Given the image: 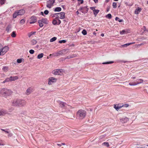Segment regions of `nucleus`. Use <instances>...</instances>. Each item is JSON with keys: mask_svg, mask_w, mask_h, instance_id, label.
<instances>
[{"mask_svg": "<svg viewBox=\"0 0 148 148\" xmlns=\"http://www.w3.org/2000/svg\"><path fill=\"white\" fill-rule=\"evenodd\" d=\"M110 0H106L105 1L107 3Z\"/></svg>", "mask_w": 148, "mask_h": 148, "instance_id": "obj_64", "label": "nucleus"}, {"mask_svg": "<svg viewBox=\"0 0 148 148\" xmlns=\"http://www.w3.org/2000/svg\"><path fill=\"white\" fill-rule=\"evenodd\" d=\"M129 84L130 86H135V85H137L136 84V82H134V83L130 82V83H129Z\"/></svg>", "mask_w": 148, "mask_h": 148, "instance_id": "obj_38", "label": "nucleus"}, {"mask_svg": "<svg viewBox=\"0 0 148 148\" xmlns=\"http://www.w3.org/2000/svg\"><path fill=\"white\" fill-rule=\"evenodd\" d=\"M53 16L56 17L57 19H63L65 17V13L64 12L56 13L53 14Z\"/></svg>", "mask_w": 148, "mask_h": 148, "instance_id": "obj_6", "label": "nucleus"}, {"mask_svg": "<svg viewBox=\"0 0 148 148\" xmlns=\"http://www.w3.org/2000/svg\"><path fill=\"white\" fill-rule=\"evenodd\" d=\"M36 21V18L35 16H32L31 18L30 21L29 22L30 24H33Z\"/></svg>", "mask_w": 148, "mask_h": 148, "instance_id": "obj_12", "label": "nucleus"}, {"mask_svg": "<svg viewBox=\"0 0 148 148\" xmlns=\"http://www.w3.org/2000/svg\"><path fill=\"white\" fill-rule=\"evenodd\" d=\"M114 63L113 61H109V62H104L102 63V64H111Z\"/></svg>", "mask_w": 148, "mask_h": 148, "instance_id": "obj_30", "label": "nucleus"}, {"mask_svg": "<svg viewBox=\"0 0 148 148\" xmlns=\"http://www.w3.org/2000/svg\"><path fill=\"white\" fill-rule=\"evenodd\" d=\"M12 93V91L10 89L6 88H3L0 90V96L7 97L11 95Z\"/></svg>", "mask_w": 148, "mask_h": 148, "instance_id": "obj_2", "label": "nucleus"}, {"mask_svg": "<svg viewBox=\"0 0 148 148\" xmlns=\"http://www.w3.org/2000/svg\"><path fill=\"white\" fill-rule=\"evenodd\" d=\"M9 48L8 46L3 47L2 46V47L0 49V55L3 56L9 50Z\"/></svg>", "mask_w": 148, "mask_h": 148, "instance_id": "obj_5", "label": "nucleus"}, {"mask_svg": "<svg viewBox=\"0 0 148 148\" xmlns=\"http://www.w3.org/2000/svg\"><path fill=\"white\" fill-rule=\"evenodd\" d=\"M99 12V10H93V13L95 16H96L97 14Z\"/></svg>", "mask_w": 148, "mask_h": 148, "instance_id": "obj_26", "label": "nucleus"}, {"mask_svg": "<svg viewBox=\"0 0 148 148\" xmlns=\"http://www.w3.org/2000/svg\"><path fill=\"white\" fill-rule=\"evenodd\" d=\"M114 108L117 110L118 111L119 109V105H117L116 106V105H114Z\"/></svg>", "mask_w": 148, "mask_h": 148, "instance_id": "obj_33", "label": "nucleus"}, {"mask_svg": "<svg viewBox=\"0 0 148 148\" xmlns=\"http://www.w3.org/2000/svg\"><path fill=\"white\" fill-rule=\"evenodd\" d=\"M38 23L39 24V25L40 27H42L43 26V23L42 22V20L38 21Z\"/></svg>", "mask_w": 148, "mask_h": 148, "instance_id": "obj_23", "label": "nucleus"}, {"mask_svg": "<svg viewBox=\"0 0 148 148\" xmlns=\"http://www.w3.org/2000/svg\"><path fill=\"white\" fill-rule=\"evenodd\" d=\"M64 71L62 69H55L52 71V73L55 75H62Z\"/></svg>", "mask_w": 148, "mask_h": 148, "instance_id": "obj_7", "label": "nucleus"}, {"mask_svg": "<svg viewBox=\"0 0 148 148\" xmlns=\"http://www.w3.org/2000/svg\"><path fill=\"white\" fill-rule=\"evenodd\" d=\"M22 59H18L17 60V62L18 63H20L22 62Z\"/></svg>", "mask_w": 148, "mask_h": 148, "instance_id": "obj_46", "label": "nucleus"}, {"mask_svg": "<svg viewBox=\"0 0 148 148\" xmlns=\"http://www.w3.org/2000/svg\"><path fill=\"white\" fill-rule=\"evenodd\" d=\"M56 0H49L47 2V7L49 8H51L53 5V4L55 2Z\"/></svg>", "mask_w": 148, "mask_h": 148, "instance_id": "obj_8", "label": "nucleus"}, {"mask_svg": "<svg viewBox=\"0 0 148 148\" xmlns=\"http://www.w3.org/2000/svg\"><path fill=\"white\" fill-rule=\"evenodd\" d=\"M3 70L5 72H7L8 71V67L6 66H4L2 68Z\"/></svg>", "mask_w": 148, "mask_h": 148, "instance_id": "obj_28", "label": "nucleus"}, {"mask_svg": "<svg viewBox=\"0 0 148 148\" xmlns=\"http://www.w3.org/2000/svg\"><path fill=\"white\" fill-rule=\"evenodd\" d=\"M49 11L47 10H45L44 12V13L45 15H47L49 13Z\"/></svg>", "mask_w": 148, "mask_h": 148, "instance_id": "obj_50", "label": "nucleus"}, {"mask_svg": "<svg viewBox=\"0 0 148 148\" xmlns=\"http://www.w3.org/2000/svg\"><path fill=\"white\" fill-rule=\"evenodd\" d=\"M76 56L75 55H72L70 56H68L67 57V58L68 59H69L71 58H73Z\"/></svg>", "mask_w": 148, "mask_h": 148, "instance_id": "obj_35", "label": "nucleus"}, {"mask_svg": "<svg viewBox=\"0 0 148 148\" xmlns=\"http://www.w3.org/2000/svg\"><path fill=\"white\" fill-rule=\"evenodd\" d=\"M90 9L92 10L93 11V10H95V7H90Z\"/></svg>", "mask_w": 148, "mask_h": 148, "instance_id": "obj_52", "label": "nucleus"}, {"mask_svg": "<svg viewBox=\"0 0 148 148\" xmlns=\"http://www.w3.org/2000/svg\"><path fill=\"white\" fill-rule=\"evenodd\" d=\"M16 36V32L15 31H13L11 34V36L13 38H15Z\"/></svg>", "mask_w": 148, "mask_h": 148, "instance_id": "obj_31", "label": "nucleus"}, {"mask_svg": "<svg viewBox=\"0 0 148 148\" xmlns=\"http://www.w3.org/2000/svg\"><path fill=\"white\" fill-rule=\"evenodd\" d=\"M144 44V43H141L140 44H138V45H139V46H141V45H143Z\"/></svg>", "mask_w": 148, "mask_h": 148, "instance_id": "obj_61", "label": "nucleus"}, {"mask_svg": "<svg viewBox=\"0 0 148 148\" xmlns=\"http://www.w3.org/2000/svg\"><path fill=\"white\" fill-rule=\"evenodd\" d=\"M1 130L2 131H4L6 133H9V132L7 131V130H8V129H6L5 130L3 129H1Z\"/></svg>", "mask_w": 148, "mask_h": 148, "instance_id": "obj_47", "label": "nucleus"}, {"mask_svg": "<svg viewBox=\"0 0 148 148\" xmlns=\"http://www.w3.org/2000/svg\"><path fill=\"white\" fill-rule=\"evenodd\" d=\"M61 54V51H60L57 52H55L52 54V56H57Z\"/></svg>", "mask_w": 148, "mask_h": 148, "instance_id": "obj_16", "label": "nucleus"}, {"mask_svg": "<svg viewBox=\"0 0 148 148\" xmlns=\"http://www.w3.org/2000/svg\"><path fill=\"white\" fill-rule=\"evenodd\" d=\"M142 10V9L139 7H138L136 9L134 13L136 14H138L139 12H140Z\"/></svg>", "mask_w": 148, "mask_h": 148, "instance_id": "obj_15", "label": "nucleus"}, {"mask_svg": "<svg viewBox=\"0 0 148 148\" xmlns=\"http://www.w3.org/2000/svg\"><path fill=\"white\" fill-rule=\"evenodd\" d=\"M143 79H137L136 80L135 82L137 85L139 84L143 83Z\"/></svg>", "mask_w": 148, "mask_h": 148, "instance_id": "obj_17", "label": "nucleus"}, {"mask_svg": "<svg viewBox=\"0 0 148 148\" xmlns=\"http://www.w3.org/2000/svg\"><path fill=\"white\" fill-rule=\"evenodd\" d=\"M80 1V3L81 4H82L83 3L84 1L83 0H79Z\"/></svg>", "mask_w": 148, "mask_h": 148, "instance_id": "obj_55", "label": "nucleus"}, {"mask_svg": "<svg viewBox=\"0 0 148 148\" xmlns=\"http://www.w3.org/2000/svg\"><path fill=\"white\" fill-rule=\"evenodd\" d=\"M106 17L109 19H111L112 17V16L110 14H108L106 15L105 16Z\"/></svg>", "mask_w": 148, "mask_h": 148, "instance_id": "obj_27", "label": "nucleus"}, {"mask_svg": "<svg viewBox=\"0 0 148 148\" xmlns=\"http://www.w3.org/2000/svg\"><path fill=\"white\" fill-rule=\"evenodd\" d=\"M26 104V101L24 100L20 99H16L12 102V105L14 106L23 107Z\"/></svg>", "mask_w": 148, "mask_h": 148, "instance_id": "obj_1", "label": "nucleus"}, {"mask_svg": "<svg viewBox=\"0 0 148 148\" xmlns=\"http://www.w3.org/2000/svg\"><path fill=\"white\" fill-rule=\"evenodd\" d=\"M52 23L54 25H58L57 21L56 19H54L52 21Z\"/></svg>", "mask_w": 148, "mask_h": 148, "instance_id": "obj_32", "label": "nucleus"}, {"mask_svg": "<svg viewBox=\"0 0 148 148\" xmlns=\"http://www.w3.org/2000/svg\"><path fill=\"white\" fill-rule=\"evenodd\" d=\"M109 10H110V8H107V12H108L109 11Z\"/></svg>", "mask_w": 148, "mask_h": 148, "instance_id": "obj_60", "label": "nucleus"}, {"mask_svg": "<svg viewBox=\"0 0 148 148\" xmlns=\"http://www.w3.org/2000/svg\"><path fill=\"white\" fill-rule=\"evenodd\" d=\"M129 119L126 117L120 119V122L122 123H126L127 121H129Z\"/></svg>", "mask_w": 148, "mask_h": 148, "instance_id": "obj_11", "label": "nucleus"}, {"mask_svg": "<svg viewBox=\"0 0 148 148\" xmlns=\"http://www.w3.org/2000/svg\"><path fill=\"white\" fill-rule=\"evenodd\" d=\"M57 79L54 77H50L48 79V84L51 85L56 82Z\"/></svg>", "mask_w": 148, "mask_h": 148, "instance_id": "obj_10", "label": "nucleus"}, {"mask_svg": "<svg viewBox=\"0 0 148 148\" xmlns=\"http://www.w3.org/2000/svg\"><path fill=\"white\" fill-rule=\"evenodd\" d=\"M44 56V54L43 53H41L40 54H38L37 56V58L38 59H40L42 58Z\"/></svg>", "mask_w": 148, "mask_h": 148, "instance_id": "obj_25", "label": "nucleus"}, {"mask_svg": "<svg viewBox=\"0 0 148 148\" xmlns=\"http://www.w3.org/2000/svg\"><path fill=\"white\" fill-rule=\"evenodd\" d=\"M25 13V10L24 9H21L15 11L13 15V18H16L18 16L22 15Z\"/></svg>", "mask_w": 148, "mask_h": 148, "instance_id": "obj_4", "label": "nucleus"}, {"mask_svg": "<svg viewBox=\"0 0 148 148\" xmlns=\"http://www.w3.org/2000/svg\"><path fill=\"white\" fill-rule=\"evenodd\" d=\"M34 51L33 49H31L29 51V53L30 54H32L34 53Z\"/></svg>", "mask_w": 148, "mask_h": 148, "instance_id": "obj_42", "label": "nucleus"}, {"mask_svg": "<svg viewBox=\"0 0 148 148\" xmlns=\"http://www.w3.org/2000/svg\"><path fill=\"white\" fill-rule=\"evenodd\" d=\"M86 114V112L83 110H79L77 113V117L79 119H82L85 118Z\"/></svg>", "mask_w": 148, "mask_h": 148, "instance_id": "obj_3", "label": "nucleus"}, {"mask_svg": "<svg viewBox=\"0 0 148 148\" xmlns=\"http://www.w3.org/2000/svg\"><path fill=\"white\" fill-rule=\"evenodd\" d=\"M25 22V20L24 19H22L20 21V23L22 24H23Z\"/></svg>", "mask_w": 148, "mask_h": 148, "instance_id": "obj_43", "label": "nucleus"}, {"mask_svg": "<svg viewBox=\"0 0 148 148\" xmlns=\"http://www.w3.org/2000/svg\"><path fill=\"white\" fill-rule=\"evenodd\" d=\"M127 33V31L125 30H123L120 32L121 34H124Z\"/></svg>", "mask_w": 148, "mask_h": 148, "instance_id": "obj_36", "label": "nucleus"}, {"mask_svg": "<svg viewBox=\"0 0 148 148\" xmlns=\"http://www.w3.org/2000/svg\"><path fill=\"white\" fill-rule=\"evenodd\" d=\"M82 33L85 35L87 34V32L85 29H83L82 32Z\"/></svg>", "mask_w": 148, "mask_h": 148, "instance_id": "obj_39", "label": "nucleus"}, {"mask_svg": "<svg viewBox=\"0 0 148 148\" xmlns=\"http://www.w3.org/2000/svg\"><path fill=\"white\" fill-rule=\"evenodd\" d=\"M115 20L116 21H118L119 22H121L123 21V19H120L118 17H116Z\"/></svg>", "mask_w": 148, "mask_h": 148, "instance_id": "obj_29", "label": "nucleus"}, {"mask_svg": "<svg viewBox=\"0 0 148 148\" xmlns=\"http://www.w3.org/2000/svg\"><path fill=\"white\" fill-rule=\"evenodd\" d=\"M57 39V38L55 37H54L53 38H51L50 40V42H53L55 41Z\"/></svg>", "mask_w": 148, "mask_h": 148, "instance_id": "obj_34", "label": "nucleus"}, {"mask_svg": "<svg viewBox=\"0 0 148 148\" xmlns=\"http://www.w3.org/2000/svg\"><path fill=\"white\" fill-rule=\"evenodd\" d=\"M123 107V105H122V106H119V108H121Z\"/></svg>", "mask_w": 148, "mask_h": 148, "instance_id": "obj_62", "label": "nucleus"}, {"mask_svg": "<svg viewBox=\"0 0 148 148\" xmlns=\"http://www.w3.org/2000/svg\"><path fill=\"white\" fill-rule=\"evenodd\" d=\"M8 137H10L12 136L13 134L9 132V133H8Z\"/></svg>", "mask_w": 148, "mask_h": 148, "instance_id": "obj_49", "label": "nucleus"}, {"mask_svg": "<svg viewBox=\"0 0 148 148\" xmlns=\"http://www.w3.org/2000/svg\"><path fill=\"white\" fill-rule=\"evenodd\" d=\"M11 81H14L18 79V77L17 76H15L14 77L11 76L10 77Z\"/></svg>", "mask_w": 148, "mask_h": 148, "instance_id": "obj_18", "label": "nucleus"}, {"mask_svg": "<svg viewBox=\"0 0 148 148\" xmlns=\"http://www.w3.org/2000/svg\"><path fill=\"white\" fill-rule=\"evenodd\" d=\"M129 43L130 45L131 44H132L135 43V42H130V43Z\"/></svg>", "mask_w": 148, "mask_h": 148, "instance_id": "obj_58", "label": "nucleus"}, {"mask_svg": "<svg viewBox=\"0 0 148 148\" xmlns=\"http://www.w3.org/2000/svg\"><path fill=\"white\" fill-rule=\"evenodd\" d=\"M121 62H123V63H125L126 62H128V61H124V60H122L121 61Z\"/></svg>", "mask_w": 148, "mask_h": 148, "instance_id": "obj_56", "label": "nucleus"}, {"mask_svg": "<svg viewBox=\"0 0 148 148\" xmlns=\"http://www.w3.org/2000/svg\"><path fill=\"white\" fill-rule=\"evenodd\" d=\"M116 2H113L112 3V6L114 8H116Z\"/></svg>", "mask_w": 148, "mask_h": 148, "instance_id": "obj_37", "label": "nucleus"}, {"mask_svg": "<svg viewBox=\"0 0 148 148\" xmlns=\"http://www.w3.org/2000/svg\"><path fill=\"white\" fill-rule=\"evenodd\" d=\"M32 92V88L31 87L28 88L26 90L25 94L27 95H29Z\"/></svg>", "mask_w": 148, "mask_h": 148, "instance_id": "obj_13", "label": "nucleus"}, {"mask_svg": "<svg viewBox=\"0 0 148 148\" xmlns=\"http://www.w3.org/2000/svg\"><path fill=\"white\" fill-rule=\"evenodd\" d=\"M5 1V0H0V3L2 5L3 4Z\"/></svg>", "mask_w": 148, "mask_h": 148, "instance_id": "obj_40", "label": "nucleus"}, {"mask_svg": "<svg viewBox=\"0 0 148 148\" xmlns=\"http://www.w3.org/2000/svg\"><path fill=\"white\" fill-rule=\"evenodd\" d=\"M66 42V41L65 40H60L59 41V42L60 43H64Z\"/></svg>", "mask_w": 148, "mask_h": 148, "instance_id": "obj_41", "label": "nucleus"}, {"mask_svg": "<svg viewBox=\"0 0 148 148\" xmlns=\"http://www.w3.org/2000/svg\"><path fill=\"white\" fill-rule=\"evenodd\" d=\"M40 14H41L42 15V16H43V15H44V13H43V12H40Z\"/></svg>", "mask_w": 148, "mask_h": 148, "instance_id": "obj_63", "label": "nucleus"}, {"mask_svg": "<svg viewBox=\"0 0 148 148\" xmlns=\"http://www.w3.org/2000/svg\"><path fill=\"white\" fill-rule=\"evenodd\" d=\"M9 30V27L8 26L6 28V31L8 32Z\"/></svg>", "mask_w": 148, "mask_h": 148, "instance_id": "obj_54", "label": "nucleus"}, {"mask_svg": "<svg viewBox=\"0 0 148 148\" xmlns=\"http://www.w3.org/2000/svg\"><path fill=\"white\" fill-rule=\"evenodd\" d=\"M94 1L95 3H97L98 2V0H93Z\"/></svg>", "mask_w": 148, "mask_h": 148, "instance_id": "obj_57", "label": "nucleus"}, {"mask_svg": "<svg viewBox=\"0 0 148 148\" xmlns=\"http://www.w3.org/2000/svg\"><path fill=\"white\" fill-rule=\"evenodd\" d=\"M42 20L43 23L45 24H48L49 22V21L47 18H44L42 19Z\"/></svg>", "mask_w": 148, "mask_h": 148, "instance_id": "obj_20", "label": "nucleus"}, {"mask_svg": "<svg viewBox=\"0 0 148 148\" xmlns=\"http://www.w3.org/2000/svg\"><path fill=\"white\" fill-rule=\"evenodd\" d=\"M80 10H81V12L84 14L87 13L88 11V9L86 7H83Z\"/></svg>", "mask_w": 148, "mask_h": 148, "instance_id": "obj_14", "label": "nucleus"}, {"mask_svg": "<svg viewBox=\"0 0 148 148\" xmlns=\"http://www.w3.org/2000/svg\"><path fill=\"white\" fill-rule=\"evenodd\" d=\"M102 145L106 147H109L110 146L109 143L107 142H104L102 143Z\"/></svg>", "mask_w": 148, "mask_h": 148, "instance_id": "obj_24", "label": "nucleus"}, {"mask_svg": "<svg viewBox=\"0 0 148 148\" xmlns=\"http://www.w3.org/2000/svg\"><path fill=\"white\" fill-rule=\"evenodd\" d=\"M6 113V111L4 110H0V116L3 115Z\"/></svg>", "mask_w": 148, "mask_h": 148, "instance_id": "obj_19", "label": "nucleus"}, {"mask_svg": "<svg viewBox=\"0 0 148 148\" xmlns=\"http://www.w3.org/2000/svg\"><path fill=\"white\" fill-rule=\"evenodd\" d=\"M58 103L60 107L62 108H68V109H69L71 107V106H69V105L65 103L62 101H59Z\"/></svg>", "mask_w": 148, "mask_h": 148, "instance_id": "obj_9", "label": "nucleus"}, {"mask_svg": "<svg viewBox=\"0 0 148 148\" xmlns=\"http://www.w3.org/2000/svg\"><path fill=\"white\" fill-rule=\"evenodd\" d=\"M33 35L32 32L28 34L27 35L29 38H30L31 36Z\"/></svg>", "mask_w": 148, "mask_h": 148, "instance_id": "obj_44", "label": "nucleus"}, {"mask_svg": "<svg viewBox=\"0 0 148 148\" xmlns=\"http://www.w3.org/2000/svg\"><path fill=\"white\" fill-rule=\"evenodd\" d=\"M123 106H124L125 107H127L129 105L128 104H125L123 105Z\"/></svg>", "mask_w": 148, "mask_h": 148, "instance_id": "obj_51", "label": "nucleus"}, {"mask_svg": "<svg viewBox=\"0 0 148 148\" xmlns=\"http://www.w3.org/2000/svg\"><path fill=\"white\" fill-rule=\"evenodd\" d=\"M129 45H130V44H129V43H127L126 44L124 45L123 46H124V47H125V46H126V47H127Z\"/></svg>", "mask_w": 148, "mask_h": 148, "instance_id": "obj_53", "label": "nucleus"}, {"mask_svg": "<svg viewBox=\"0 0 148 148\" xmlns=\"http://www.w3.org/2000/svg\"><path fill=\"white\" fill-rule=\"evenodd\" d=\"M32 33L33 35H35L36 34V32H32Z\"/></svg>", "mask_w": 148, "mask_h": 148, "instance_id": "obj_59", "label": "nucleus"}, {"mask_svg": "<svg viewBox=\"0 0 148 148\" xmlns=\"http://www.w3.org/2000/svg\"><path fill=\"white\" fill-rule=\"evenodd\" d=\"M31 42L32 45H34L36 44L37 41L36 40L33 39L31 40Z\"/></svg>", "mask_w": 148, "mask_h": 148, "instance_id": "obj_22", "label": "nucleus"}, {"mask_svg": "<svg viewBox=\"0 0 148 148\" xmlns=\"http://www.w3.org/2000/svg\"><path fill=\"white\" fill-rule=\"evenodd\" d=\"M62 9L60 7H58L55 8L54 11L55 12H59L61 11Z\"/></svg>", "mask_w": 148, "mask_h": 148, "instance_id": "obj_21", "label": "nucleus"}, {"mask_svg": "<svg viewBox=\"0 0 148 148\" xmlns=\"http://www.w3.org/2000/svg\"><path fill=\"white\" fill-rule=\"evenodd\" d=\"M57 23L58 25H59L61 23V21L59 19V18L57 20Z\"/></svg>", "mask_w": 148, "mask_h": 148, "instance_id": "obj_48", "label": "nucleus"}, {"mask_svg": "<svg viewBox=\"0 0 148 148\" xmlns=\"http://www.w3.org/2000/svg\"><path fill=\"white\" fill-rule=\"evenodd\" d=\"M5 79H6V81L7 82H11V79L10 78V77L7 78H6Z\"/></svg>", "mask_w": 148, "mask_h": 148, "instance_id": "obj_45", "label": "nucleus"}]
</instances>
